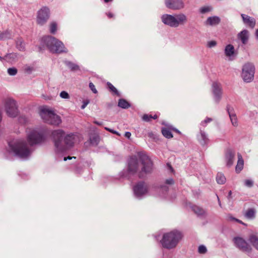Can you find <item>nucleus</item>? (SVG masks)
Wrapping results in <instances>:
<instances>
[{
	"label": "nucleus",
	"instance_id": "37998d69",
	"mask_svg": "<svg viewBox=\"0 0 258 258\" xmlns=\"http://www.w3.org/2000/svg\"><path fill=\"white\" fill-rule=\"evenodd\" d=\"M166 182L168 184H172L173 183V180H167Z\"/></svg>",
	"mask_w": 258,
	"mask_h": 258
},
{
	"label": "nucleus",
	"instance_id": "f3484780",
	"mask_svg": "<svg viewBox=\"0 0 258 258\" xmlns=\"http://www.w3.org/2000/svg\"><path fill=\"white\" fill-rule=\"evenodd\" d=\"M238 37L243 44H245L248 39V32L247 30H244L242 31L238 35Z\"/></svg>",
	"mask_w": 258,
	"mask_h": 258
},
{
	"label": "nucleus",
	"instance_id": "412c9836",
	"mask_svg": "<svg viewBox=\"0 0 258 258\" xmlns=\"http://www.w3.org/2000/svg\"><path fill=\"white\" fill-rule=\"evenodd\" d=\"M249 240L252 245L258 250V237L255 235L250 236Z\"/></svg>",
	"mask_w": 258,
	"mask_h": 258
},
{
	"label": "nucleus",
	"instance_id": "e433bc0d",
	"mask_svg": "<svg viewBox=\"0 0 258 258\" xmlns=\"http://www.w3.org/2000/svg\"><path fill=\"white\" fill-rule=\"evenodd\" d=\"M106 16L109 19L113 18L114 17L113 14L111 12H108L106 13Z\"/></svg>",
	"mask_w": 258,
	"mask_h": 258
},
{
	"label": "nucleus",
	"instance_id": "473e14b6",
	"mask_svg": "<svg viewBox=\"0 0 258 258\" xmlns=\"http://www.w3.org/2000/svg\"><path fill=\"white\" fill-rule=\"evenodd\" d=\"M108 87L109 89V90L114 92V93H117V91L116 89L110 83H108L107 84Z\"/></svg>",
	"mask_w": 258,
	"mask_h": 258
},
{
	"label": "nucleus",
	"instance_id": "dca6fc26",
	"mask_svg": "<svg viewBox=\"0 0 258 258\" xmlns=\"http://www.w3.org/2000/svg\"><path fill=\"white\" fill-rule=\"evenodd\" d=\"M220 21V19L219 17L216 16L211 17L208 18L206 22V24L207 25H216L219 23Z\"/></svg>",
	"mask_w": 258,
	"mask_h": 258
},
{
	"label": "nucleus",
	"instance_id": "423d86ee",
	"mask_svg": "<svg viewBox=\"0 0 258 258\" xmlns=\"http://www.w3.org/2000/svg\"><path fill=\"white\" fill-rule=\"evenodd\" d=\"M9 145L13 151L22 157H26L29 154L27 146L23 142L17 143L15 145H12L11 143H9Z\"/></svg>",
	"mask_w": 258,
	"mask_h": 258
},
{
	"label": "nucleus",
	"instance_id": "09e8293b",
	"mask_svg": "<svg viewBox=\"0 0 258 258\" xmlns=\"http://www.w3.org/2000/svg\"><path fill=\"white\" fill-rule=\"evenodd\" d=\"M1 118H2V116H1V114H0V121H1Z\"/></svg>",
	"mask_w": 258,
	"mask_h": 258
},
{
	"label": "nucleus",
	"instance_id": "aec40b11",
	"mask_svg": "<svg viewBox=\"0 0 258 258\" xmlns=\"http://www.w3.org/2000/svg\"><path fill=\"white\" fill-rule=\"evenodd\" d=\"M241 17L242 18L243 22L245 23L248 24L250 27H254L255 25V22L251 19H250L249 17L244 14H241Z\"/></svg>",
	"mask_w": 258,
	"mask_h": 258
},
{
	"label": "nucleus",
	"instance_id": "39448f33",
	"mask_svg": "<svg viewBox=\"0 0 258 258\" xmlns=\"http://www.w3.org/2000/svg\"><path fill=\"white\" fill-rule=\"evenodd\" d=\"M47 46L49 49L53 52L60 53L63 51L64 45L54 37H47Z\"/></svg>",
	"mask_w": 258,
	"mask_h": 258
},
{
	"label": "nucleus",
	"instance_id": "393cba45",
	"mask_svg": "<svg viewBox=\"0 0 258 258\" xmlns=\"http://www.w3.org/2000/svg\"><path fill=\"white\" fill-rule=\"evenodd\" d=\"M162 133L163 135L166 138L170 139L173 137L171 131L168 128H165L162 129Z\"/></svg>",
	"mask_w": 258,
	"mask_h": 258
},
{
	"label": "nucleus",
	"instance_id": "de8ad7c7",
	"mask_svg": "<svg viewBox=\"0 0 258 258\" xmlns=\"http://www.w3.org/2000/svg\"><path fill=\"white\" fill-rule=\"evenodd\" d=\"M231 194H232V192H231V191H230L229 192V197H230V196H231Z\"/></svg>",
	"mask_w": 258,
	"mask_h": 258
},
{
	"label": "nucleus",
	"instance_id": "f8f14e48",
	"mask_svg": "<svg viewBox=\"0 0 258 258\" xmlns=\"http://www.w3.org/2000/svg\"><path fill=\"white\" fill-rule=\"evenodd\" d=\"M235 244L243 251H247L249 249V245L242 238L237 237L233 239Z\"/></svg>",
	"mask_w": 258,
	"mask_h": 258
},
{
	"label": "nucleus",
	"instance_id": "79ce46f5",
	"mask_svg": "<svg viewBox=\"0 0 258 258\" xmlns=\"http://www.w3.org/2000/svg\"><path fill=\"white\" fill-rule=\"evenodd\" d=\"M167 166L169 167V168L171 170V171H173V168H172V167H171V166L170 165V164L167 163Z\"/></svg>",
	"mask_w": 258,
	"mask_h": 258
},
{
	"label": "nucleus",
	"instance_id": "1a4fd4ad",
	"mask_svg": "<svg viewBox=\"0 0 258 258\" xmlns=\"http://www.w3.org/2000/svg\"><path fill=\"white\" fill-rule=\"evenodd\" d=\"M43 140L42 136L35 131L32 132L28 137V142L30 145L41 143Z\"/></svg>",
	"mask_w": 258,
	"mask_h": 258
},
{
	"label": "nucleus",
	"instance_id": "a211bd4d",
	"mask_svg": "<svg viewBox=\"0 0 258 258\" xmlns=\"http://www.w3.org/2000/svg\"><path fill=\"white\" fill-rule=\"evenodd\" d=\"M54 139L55 140V145L57 146V142L61 141L64 135V133L60 130L54 131L53 133Z\"/></svg>",
	"mask_w": 258,
	"mask_h": 258
},
{
	"label": "nucleus",
	"instance_id": "0eeeda50",
	"mask_svg": "<svg viewBox=\"0 0 258 258\" xmlns=\"http://www.w3.org/2000/svg\"><path fill=\"white\" fill-rule=\"evenodd\" d=\"M255 68L253 65L251 63L245 64L243 68L242 77L244 81L247 82H251L254 77Z\"/></svg>",
	"mask_w": 258,
	"mask_h": 258
},
{
	"label": "nucleus",
	"instance_id": "20e7f679",
	"mask_svg": "<svg viewBox=\"0 0 258 258\" xmlns=\"http://www.w3.org/2000/svg\"><path fill=\"white\" fill-rule=\"evenodd\" d=\"M40 115L43 119L48 123L58 125L61 122L60 117L52 111L47 108L43 107L40 110Z\"/></svg>",
	"mask_w": 258,
	"mask_h": 258
},
{
	"label": "nucleus",
	"instance_id": "a19ab883",
	"mask_svg": "<svg viewBox=\"0 0 258 258\" xmlns=\"http://www.w3.org/2000/svg\"><path fill=\"white\" fill-rule=\"evenodd\" d=\"M88 101L84 102V104L82 106V108L84 109L86 106V105L88 104Z\"/></svg>",
	"mask_w": 258,
	"mask_h": 258
},
{
	"label": "nucleus",
	"instance_id": "c03bdc74",
	"mask_svg": "<svg viewBox=\"0 0 258 258\" xmlns=\"http://www.w3.org/2000/svg\"><path fill=\"white\" fill-rule=\"evenodd\" d=\"M72 158V157H70V156H68L67 157H64V160H67V159H71Z\"/></svg>",
	"mask_w": 258,
	"mask_h": 258
},
{
	"label": "nucleus",
	"instance_id": "f257e3e1",
	"mask_svg": "<svg viewBox=\"0 0 258 258\" xmlns=\"http://www.w3.org/2000/svg\"><path fill=\"white\" fill-rule=\"evenodd\" d=\"M153 169V164L149 157L144 153H139L137 156L131 157L128 164V171L134 174L138 170L139 178H144Z\"/></svg>",
	"mask_w": 258,
	"mask_h": 258
},
{
	"label": "nucleus",
	"instance_id": "b1692460",
	"mask_svg": "<svg viewBox=\"0 0 258 258\" xmlns=\"http://www.w3.org/2000/svg\"><path fill=\"white\" fill-rule=\"evenodd\" d=\"M118 106L123 108H127L130 107V104L124 99H120L118 101Z\"/></svg>",
	"mask_w": 258,
	"mask_h": 258
},
{
	"label": "nucleus",
	"instance_id": "f03ea898",
	"mask_svg": "<svg viewBox=\"0 0 258 258\" xmlns=\"http://www.w3.org/2000/svg\"><path fill=\"white\" fill-rule=\"evenodd\" d=\"M181 233L177 231H172L164 234L161 241L163 247L166 248H172L176 245L181 239Z\"/></svg>",
	"mask_w": 258,
	"mask_h": 258
},
{
	"label": "nucleus",
	"instance_id": "cd10ccee",
	"mask_svg": "<svg viewBox=\"0 0 258 258\" xmlns=\"http://www.w3.org/2000/svg\"><path fill=\"white\" fill-rule=\"evenodd\" d=\"M229 116H230V117L231 119V121L232 123V124L233 125H236L237 124V118H236V115L235 114H230Z\"/></svg>",
	"mask_w": 258,
	"mask_h": 258
},
{
	"label": "nucleus",
	"instance_id": "f704fd0d",
	"mask_svg": "<svg viewBox=\"0 0 258 258\" xmlns=\"http://www.w3.org/2000/svg\"><path fill=\"white\" fill-rule=\"evenodd\" d=\"M244 183L246 186H247L248 187H251L252 186L253 182L250 179H246L245 180Z\"/></svg>",
	"mask_w": 258,
	"mask_h": 258
},
{
	"label": "nucleus",
	"instance_id": "ea45409f",
	"mask_svg": "<svg viewBox=\"0 0 258 258\" xmlns=\"http://www.w3.org/2000/svg\"><path fill=\"white\" fill-rule=\"evenodd\" d=\"M131 136V134L130 132H126L125 134V137L130 138Z\"/></svg>",
	"mask_w": 258,
	"mask_h": 258
},
{
	"label": "nucleus",
	"instance_id": "c756f323",
	"mask_svg": "<svg viewBox=\"0 0 258 258\" xmlns=\"http://www.w3.org/2000/svg\"><path fill=\"white\" fill-rule=\"evenodd\" d=\"M198 251L199 253H202V254L205 253L207 251V248L204 245H200L199 247Z\"/></svg>",
	"mask_w": 258,
	"mask_h": 258
},
{
	"label": "nucleus",
	"instance_id": "bb28decb",
	"mask_svg": "<svg viewBox=\"0 0 258 258\" xmlns=\"http://www.w3.org/2000/svg\"><path fill=\"white\" fill-rule=\"evenodd\" d=\"M216 180L218 183L223 184L226 181V178L223 174H217V176L216 177Z\"/></svg>",
	"mask_w": 258,
	"mask_h": 258
},
{
	"label": "nucleus",
	"instance_id": "c85d7f7f",
	"mask_svg": "<svg viewBox=\"0 0 258 258\" xmlns=\"http://www.w3.org/2000/svg\"><path fill=\"white\" fill-rule=\"evenodd\" d=\"M56 24L55 23H52L50 25V31L51 33H54L56 31Z\"/></svg>",
	"mask_w": 258,
	"mask_h": 258
},
{
	"label": "nucleus",
	"instance_id": "6e6552de",
	"mask_svg": "<svg viewBox=\"0 0 258 258\" xmlns=\"http://www.w3.org/2000/svg\"><path fill=\"white\" fill-rule=\"evenodd\" d=\"M6 109L8 115L11 117H15L17 114V108L16 103L13 99H9L6 102Z\"/></svg>",
	"mask_w": 258,
	"mask_h": 258
},
{
	"label": "nucleus",
	"instance_id": "49530a36",
	"mask_svg": "<svg viewBox=\"0 0 258 258\" xmlns=\"http://www.w3.org/2000/svg\"><path fill=\"white\" fill-rule=\"evenodd\" d=\"M256 35L257 37H258V29L256 31Z\"/></svg>",
	"mask_w": 258,
	"mask_h": 258
},
{
	"label": "nucleus",
	"instance_id": "ddd939ff",
	"mask_svg": "<svg viewBox=\"0 0 258 258\" xmlns=\"http://www.w3.org/2000/svg\"><path fill=\"white\" fill-rule=\"evenodd\" d=\"M234 158V152L230 149H228L225 153V161L227 166H230L233 164Z\"/></svg>",
	"mask_w": 258,
	"mask_h": 258
},
{
	"label": "nucleus",
	"instance_id": "72a5a7b5",
	"mask_svg": "<svg viewBox=\"0 0 258 258\" xmlns=\"http://www.w3.org/2000/svg\"><path fill=\"white\" fill-rule=\"evenodd\" d=\"M60 96L61 98L64 99H68L69 98V94L66 91H62L60 94Z\"/></svg>",
	"mask_w": 258,
	"mask_h": 258
},
{
	"label": "nucleus",
	"instance_id": "4468645a",
	"mask_svg": "<svg viewBox=\"0 0 258 258\" xmlns=\"http://www.w3.org/2000/svg\"><path fill=\"white\" fill-rule=\"evenodd\" d=\"M78 137L75 135H69L65 137L64 142L68 146H72Z\"/></svg>",
	"mask_w": 258,
	"mask_h": 258
},
{
	"label": "nucleus",
	"instance_id": "2eb2a0df",
	"mask_svg": "<svg viewBox=\"0 0 258 258\" xmlns=\"http://www.w3.org/2000/svg\"><path fill=\"white\" fill-rule=\"evenodd\" d=\"M244 161L241 154H238V161L235 167V170L237 173L240 172L243 168Z\"/></svg>",
	"mask_w": 258,
	"mask_h": 258
},
{
	"label": "nucleus",
	"instance_id": "6ab92c4d",
	"mask_svg": "<svg viewBox=\"0 0 258 258\" xmlns=\"http://www.w3.org/2000/svg\"><path fill=\"white\" fill-rule=\"evenodd\" d=\"M135 192L139 195H142L147 191V188L143 184H138L134 187Z\"/></svg>",
	"mask_w": 258,
	"mask_h": 258
},
{
	"label": "nucleus",
	"instance_id": "a878e982",
	"mask_svg": "<svg viewBox=\"0 0 258 258\" xmlns=\"http://www.w3.org/2000/svg\"><path fill=\"white\" fill-rule=\"evenodd\" d=\"M245 216L247 218H252L255 216V211L253 209H248L245 213Z\"/></svg>",
	"mask_w": 258,
	"mask_h": 258
},
{
	"label": "nucleus",
	"instance_id": "7ed1b4c3",
	"mask_svg": "<svg viewBox=\"0 0 258 258\" xmlns=\"http://www.w3.org/2000/svg\"><path fill=\"white\" fill-rule=\"evenodd\" d=\"M162 22L166 25L171 27H177L179 25L184 24L186 21V17L180 14L175 17L170 15H164L162 17Z\"/></svg>",
	"mask_w": 258,
	"mask_h": 258
},
{
	"label": "nucleus",
	"instance_id": "9b49d317",
	"mask_svg": "<svg viewBox=\"0 0 258 258\" xmlns=\"http://www.w3.org/2000/svg\"><path fill=\"white\" fill-rule=\"evenodd\" d=\"M167 8L173 10H178L183 7V4L180 0H165Z\"/></svg>",
	"mask_w": 258,
	"mask_h": 258
},
{
	"label": "nucleus",
	"instance_id": "9d476101",
	"mask_svg": "<svg viewBox=\"0 0 258 258\" xmlns=\"http://www.w3.org/2000/svg\"><path fill=\"white\" fill-rule=\"evenodd\" d=\"M49 9L46 7L42 8L38 13L37 22L40 24H44L49 17Z\"/></svg>",
	"mask_w": 258,
	"mask_h": 258
},
{
	"label": "nucleus",
	"instance_id": "5701e85b",
	"mask_svg": "<svg viewBox=\"0 0 258 258\" xmlns=\"http://www.w3.org/2000/svg\"><path fill=\"white\" fill-rule=\"evenodd\" d=\"M234 53V47L231 45H228L225 48V53L226 55L231 56Z\"/></svg>",
	"mask_w": 258,
	"mask_h": 258
},
{
	"label": "nucleus",
	"instance_id": "4c0bfd02",
	"mask_svg": "<svg viewBox=\"0 0 258 258\" xmlns=\"http://www.w3.org/2000/svg\"><path fill=\"white\" fill-rule=\"evenodd\" d=\"M216 44V42L215 41H211L208 44V46L210 47L214 46Z\"/></svg>",
	"mask_w": 258,
	"mask_h": 258
},
{
	"label": "nucleus",
	"instance_id": "2f4dec72",
	"mask_svg": "<svg viewBox=\"0 0 258 258\" xmlns=\"http://www.w3.org/2000/svg\"><path fill=\"white\" fill-rule=\"evenodd\" d=\"M17 70L15 68H10L8 69V73L10 75H15L17 74Z\"/></svg>",
	"mask_w": 258,
	"mask_h": 258
},
{
	"label": "nucleus",
	"instance_id": "c9c22d12",
	"mask_svg": "<svg viewBox=\"0 0 258 258\" xmlns=\"http://www.w3.org/2000/svg\"><path fill=\"white\" fill-rule=\"evenodd\" d=\"M89 87L93 93H94L95 94L97 93V91L94 85L92 83H90Z\"/></svg>",
	"mask_w": 258,
	"mask_h": 258
},
{
	"label": "nucleus",
	"instance_id": "a18cd8bd",
	"mask_svg": "<svg viewBox=\"0 0 258 258\" xmlns=\"http://www.w3.org/2000/svg\"><path fill=\"white\" fill-rule=\"evenodd\" d=\"M112 0H104V2L107 3L108 2H111Z\"/></svg>",
	"mask_w": 258,
	"mask_h": 258
},
{
	"label": "nucleus",
	"instance_id": "7c9ffc66",
	"mask_svg": "<svg viewBox=\"0 0 258 258\" xmlns=\"http://www.w3.org/2000/svg\"><path fill=\"white\" fill-rule=\"evenodd\" d=\"M211 11V8L209 7H204L200 9V12L201 13H205L207 12H209Z\"/></svg>",
	"mask_w": 258,
	"mask_h": 258
},
{
	"label": "nucleus",
	"instance_id": "58836bf2",
	"mask_svg": "<svg viewBox=\"0 0 258 258\" xmlns=\"http://www.w3.org/2000/svg\"><path fill=\"white\" fill-rule=\"evenodd\" d=\"M234 220H235L236 222H238L240 224H243L244 225H246V224L245 223H244L242 221L238 220V219H234Z\"/></svg>",
	"mask_w": 258,
	"mask_h": 258
},
{
	"label": "nucleus",
	"instance_id": "4be33fe9",
	"mask_svg": "<svg viewBox=\"0 0 258 258\" xmlns=\"http://www.w3.org/2000/svg\"><path fill=\"white\" fill-rule=\"evenodd\" d=\"M158 117V115L156 114L152 115V114H144L142 116V119L145 121H150L152 119H156Z\"/></svg>",
	"mask_w": 258,
	"mask_h": 258
}]
</instances>
